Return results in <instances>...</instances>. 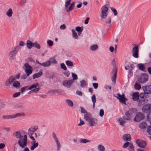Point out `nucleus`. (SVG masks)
<instances>
[{"instance_id": "38", "label": "nucleus", "mask_w": 151, "mask_h": 151, "mask_svg": "<svg viewBox=\"0 0 151 151\" xmlns=\"http://www.w3.org/2000/svg\"><path fill=\"white\" fill-rule=\"evenodd\" d=\"M107 16V13L106 12H101V17L102 18H105Z\"/></svg>"}, {"instance_id": "54", "label": "nucleus", "mask_w": 151, "mask_h": 151, "mask_svg": "<svg viewBox=\"0 0 151 151\" xmlns=\"http://www.w3.org/2000/svg\"><path fill=\"white\" fill-rule=\"evenodd\" d=\"M104 114V111L103 109H101L100 111L99 115L101 116H102Z\"/></svg>"}, {"instance_id": "62", "label": "nucleus", "mask_w": 151, "mask_h": 151, "mask_svg": "<svg viewBox=\"0 0 151 151\" xmlns=\"http://www.w3.org/2000/svg\"><path fill=\"white\" fill-rule=\"evenodd\" d=\"M52 136L55 139L56 142H57L58 140V139L56 137V134L55 133H53L52 134Z\"/></svg>"}, {"instance_id": "17", "label": "nucleus", "mask_w": 151, "mask_h": 151, "mask_svg": "<svg viewBox=\"0 0 151 151\" xmlns=\"http://www.w3.org/2000/svg\"><path fill=\"white\" fill-rule=\"evenodd\" d=\"M24 114L23 113H18L16 115H12V116L10 117L5 116H3L4 118H14L17 117H18L19 116H24Z\"/></svg>"}, {"instance_id": "6", "label": "nucleus", "mask_w": 151, "mask_h": 151, "mask_svg": "<svg viewBox=\"0 0 151 151\" xmlns=\"http://www.w3.org/2000/svg\"><path fill=\"white\" fill-rule=\"evenodd\" d=\"M117 98L119 99L120 101L123 104H126V101L127 99L124 97V94L123 93L122 95H121L119 93H118L117 94Z\"/></svg>"}, {"instance_id": "36", "label": "nucleus", "mask_w": 151, "mask_h": 151, "mask_svg": "<svg viewBox=\"0 0 151 151\" xmlns=\"http://www.w3.org/2000/svg\"><path fill=\"white\" fill-rule=\"evenodd\" d=\"M74 6V3L73 2L70 5V6L69 8L68 9H67V11L68 12H69L72 9Z\"/></svg>"}, {"instance_id": "30", "label": "nucleus", "mask_w": 151, "mask_h": 151, "mask_svg": "<svg viewBox=\"0 0 151 151\" xmlns=\"http://www.w3.org/2000/svg\"><path fill=\"white\" fill-rule=\"evenodd\" d=\"M101 10V12L106 13L108 10V8L106 6H104L102 7Z\"/></svg>"}, {"instance_id": "34", "label": "nucleus", "mask_w": 151, "mask_h": 151, "mask_svg": "<svg viewBox=\"0 0 151 151\" xmlns=\"http://www.w3.org/2000/svg\"><path fill=\"white\" fill-rule=\"evenodd\" d=\"M76 30L78 32V35L81 33L83 30L81 29V27H77L76 28Z\"/></svg>"}, {"instance_id": "51", "label": "nucleus", "mask_w": 151, "mask_h": 151, "mask_svg": "<svg viewBox=\"0 0 151 151\" xmlns=\"http://www.w3.org/2000/svg\"><path fill=\"white\" fill-rule=\"evenodd\" d=\"M72 76L74 80H76L78 78L77 75L73 73H72Z\"/></svg>"}, {"instance_id": "10", "label": "nucleus", "mask_w": 151, "mask_h": 151, "mask_svg": "<svg viewBox=\"0 0 151 151\" xmlns=\"http://www.w3.org/2000/svg\"><path fill=\"white\" fill-rule=\"evenodd\" d=\"M136 143L139 147L142 148L145 147L146 145V143L145 141L139 139L136 140Z\"/></svg>"}, {"instance_id": "18", "label": "nucleus", "mask_w": 151, "mask_h": 151, "mask_svg": "<svg viewBox=\"0 0 151 151\" xmlns=\"http://www.w3.org/2000/svg\"><path fill=\"white\" fill-rule=\"evenodd\" d=\"M15 77L13 76H11L8 80V81L6 82V86H8L9 84H11L13 83L15 80Z\"/></svg>"}, {"instance_id": "27", "label": "nucleus", "mask_w": 151, "mask_h": 151, "mask_svg": "<svg viewBox=\"0 0 151 151\" xmlns=\"http://www.w3.org/2000/svg\"><path fill=\"white\" fill-rule=\"evenodd\" d=\"M137 67L140 70L144 71L145 70V67L143 64H138L137 65Z\"/></svg>"}, {"instance_id": "60", "label": "nucleus", "mask_w": 151, "mask_h": 151, "mask_svg": "<svg viewBox=\"0 0 151 151\" xmlns=\"http://www.w3.org/2000/svg\"><path fill=\"white\" fill-rule=\"evenodd\" d=\"M98 84L97 83H93V86L95 89H96L98 87Z\"/></svg>"}, {"instance_id": "31", "label": "nucleus", "mask_w": 151, "mask_h": 151, "mask_svg": "<svg viewBox=\"0 0 151 151\" xmlns=\"http://www.w3.org/2000/svg\"><path fill=\"white\" fill-rule=\"evenodd\" d=\"M6 15L9 17L12 16V11L11 9H9L6 12Z\"/></svg>"}, {"instance_id": "42", "label": "nucleus", "mask_w": 151, "mask_h": 151, "mask_svg": "<svg viewBox=\"0 0 151 151\" xmlns=\"http://www.w3.org/2000/svg\"><path fill=\"white\" fill-rule=\"evenodd\" d=\"M37 127H30L29 129L34 132H35L37 129Z\"/></svg>"}, {"instance_id": "15", "label": "nucleus", "mask_w": 151, "mask_h": 151, "mask_svg": "<svg viewBox=\"0 0 151 151\" xmlns=\"http://www.w3.org/2000/svg\"><path fill=\"white\" fill-rule=\"evenodd\" d=\"M139 98V93L138 92L134 93L132 95V99L134 101H138Z\"/></svg>"}, {"instance_id": "22", "label": "nucleus", "mask_w": 151, "mask_h": 151, "mask_svg": "<svg viewBox=\"0 0 151 151\" xmlns=\"http://www.w3.org/2000/svg\"><path fill=\"white\" fill-rule=\"evenodd\" d=\"M42 74V71H40L39 73H36L33 76V78L34 79L38 78L41 76Z\"/></svg>"}, {"instance_id": "29", "label": "nucleus", "mask_w": 151, "mask_h": 151, "mask_svg": "<svg viewBox=\"0 0 151 151\" xmlns=\"http://www.w3.org/2000/svg\"><path fill=\"white\" fill-rule=\"evenodd\" d=\"M134 87L135 89L137 90H139L141 89V86L140 84L136 82L134 85Z\"/></svg>"}, {"instance_id": "44", "label": "nucleus", "mask_w": 151, "mask_h": 151, "mask_svg": "<svg viewBox=\"0 0 151 151\" xmlns=\"http://www.w3.org/2000/svg\"><path fill=\"white\" fill-rule=\"evenodd\" d=\"M15 136L17 138H20V137H22L20 133L19 132H16L15 134Z\"/></svg>"}, {"instance_id": "2", "label": "nucleus", "mask_w": 151, "mask_h": 151, "mask_svg": "<svg viewBox=\"0 0 151 151\" xmlns=\"http://www.w3.org/2000/svg\"><path fill=\"white\" fill-rule=\"evenodd\" d=\"M148 80V76L145 74H142L138 78V81L141 83H145Z\"/></svg>"}, {"instance_id": "48", "label": "nucleus", "mask_w": 151, "mask_h": 151, "mask_svg": "<svg viewBox=\"0 0 151 151\" xmlns=\"http://www.w3.org/2000/svg\"><path fill=\"white\" fill-rule=\"evenodd\" d=\"M80 141L81 142H83L84 143H86L87 142H90V141L89 140H87L86 139H82Z\"/></svg>"}, {"instance_id": "24", "label": "nucleus", "mask_w": 151, "mask_h": 151, "mask_svg": "<svg viewBox=\"0 0 151 151\" xmlns=\"http://www.w3.org/2000/svg\"><path fill=\"white\" fill-rule=\"evenodd\" d=\"M124 118H125V117L124 116L123 118H119L118 119V121L119 122L120 124L122 126L123 125V124L124 122H126L125 120H126V119H124Z\"/></svg>"}, {"instance_id": "43", "label": "nucleus", "mask_w": 151, "mask_h": 151, "mask_svg": "<svg viewBox=\"0 0 151 151\" xmlns=\"http://www.w3.org/2000/svg\"><path fill=\"white\" fill-rule=\"evenodd\" d=\"M91 99L92 100V102L93 103H95L96 101V99L95 96V95L94 94L93 95Z\"/></svg>"}, {"instance_id": "21", "label": "nucleus", "mask_w": 151, "mask_h": 151, "mask_svg": "<svg viewBox=\"0 0 151 151\" xmlns=\"http://www.w3.org/2000/svg\"><path fill=\"white\" fill-rule=\"evenodd\" d=\"M147 126V124L145 122H142L139 124V127L142 129H145Z\"/></svg>"}, {"instance_id": "35", "label": "nucleus", "mask_w": 151, "mask_h": 151, "mask_svg": "<svg viewBox=\"0 0 151 151\" xmlns=\"http://www.w3.org/2000/svg\"><path fill=\"white\" fill-rule=\"evenodd\" d=\"M98 48V46L97 45H92L90 47V49L92 50H96Z\"/></svg>"}, {"instance_id": "49", "label": "nucleus", "mask_w": 151, "mask_h": 151, "mask_svg": "<svg viewBox=\"0 0 151 151\" xmlns=\"http://www.w3.org/2000/svg\"><path fill=\"white\" fill-rule=\"evenodd\" d=\"M71 0H68L65 2V6L67 7L70 4Z\"/></svg>"}, {"instance_id": "13", "label": "nucleus", "mask_w": 151, "mask_h": 151, "mask_svg": "<svg viewBox=\"0 0 151 151\" xmlns=\"http://www.w3.org/2000/svg\"><path fill=\"white\" fill-rule=\"evenodd\" d=\"M36 63L39 64V65L45 67H49L51 65V62L49 61L48 60L45 62L43 63H41L39 62L38 61H36Z\"/></svg>"}, {"instance_id": "33", "label": "nucleus", "mask_w": 151, "mask_h": 151, "mask_svg": "<svg viewBox=\"0 0 151 151\" xmlns=\"http://www.w3.org/2000/svg\"><path fill=\"white\" fill-rule=\"evenodd\" d=\"M147 119L151 124V113H149L147 116Z\"/></svg>"}, {"instance_id": "3", "label": "nucleus", "mask_w": 151, "mask_h": 151, "mask_svg": "<svg viewBox=\"0 0 151 151\" xmlns=\"http://www.w3.org/2000/svg\"><path fill=\"white\" fill-rule=\"evenodd\" d=\"M25 67V71L27 76L31 74L32 72V68L31 66L29 65L27 63H26L24 65Z\"/></svg>"}, {"instance_id": "58", "label": "nucleus", "mask_w": 151, "mask_h": 151, "mask_svg": "<svg viewBox=\"0 0 151 151\" xmlns=\"http://www.w3.org/2000/svg\"><path fill=\"white\" fill-rule=\"evenodd\" d=\"M111 10L113 12L115 15H116L117 14V12L116 10L114 8H111Z\"/></svg>"}, {"instance_id": "14", "label": "nucleus", "mask_w": 151, "mask_h": 151, "mask_svg": "<svg viewBox=\"0 0 151 151\" xmlns=\"http://www.w3.org/2000/svg\"><path fill=\"white\" fill-rule=\"evenodd\" d=\"M133 109H131L129 111H126L125 113V118H124V119H126V120H129L130 118V115L131 113L133 112Z\"/></svg>"}, {"instance_id": "12", "label": "nucleus", "mask_w": 151, "mask_h": 151, "mask_svg": "<svg viewBox=\"0 0 151 151\" xmlns=\"http://www.w3.org/2000/svg\"><path fill=\"white\" fill-rule=\"evenodd\" d=\"M142 88L145 93L149 94L151 93V86H143Z\"/></svg>"}, {"instance_id": "5", "label": "nucleus", "mask_w": 151, "mask_h": 151, "mask_svg": "<svg viewBox=\"0 0 151 151\" xmlns=\"http://www.w3.org/2000/svg\"><path fill=\"white\" fill-rule=\"evenodd\" d=\"M39 86L38 83H36L35 84L31 85L30 86H25L21 88V91L22 93L24 92L26 90H30L32 89L36 88Z\"/></svg>"}, {"instance_id": "61", "label": "nucleus", "mask_w": 151, "mask_h": 151, "mask_svg": "<svg viewBox=\"0 0 151 151\" xmlns=\"http://www.w3.org/2000/svg\"><path fill=\"white\" fill-rule=\"evenodd\" d=\"M80 123L78 124V125L81 126L84 124V122L81 119H80Z\"/></svg>"}, {"instance_id": "20", "label": "nucleus", "mask_w": 151, "mask_h": 151, "mask_svg": "<svg viewBox=\"0 0 151 151\" xmlns=\"http://www.w3.org/2000/svg\"><path fill=\"white\" fill-rule=\"evenodd\" d=\"M84 119L87 121H88L92 118L91 115L90 113H87L84 114Z\"/></svg>"}, {"instance_id": "19", "label": "nucleus", "mask_w": 151, "mask_h": 151, "mask_svg": "<svg viewBox=\"0 0 151 151\" xmlns=\"http://www.w3.org/2000/svg\"><path fill=\"white\" fill-rule=\"evenodd\" d=\"M123 139L125 141H130L131 140L130 135L129 134H125L123 137Z\"/></svg>"}, {"instance_id": "52", "label": "nucleus", "mask_w": 151, "mask_h": 151, "mask_svg": "<svg viewBox=\"0 0 151 151\" xmlns=\"http://www.w3.org/2000/svg\"><path fill=\"white\" fill-rule=\"evenodd\" d=\"M81 112L82 113H86L87 111L83 108L81 107Z\"/></svg>"}, {"instance_id": "59", "label": "nucleus", "mask_w": 151, "mask_h": 151, "mask_svg": "<svg viewBox=\"0 0 151 151\" xmlns=\"http://www.w3.org/2000/svg\"><path fill=\"white\" fill-rule=\"evenodd\" d=\"M20 94V92H17L14 94L13 96L14 97H16L19 96Z\"/></svg>"}, {"instance_id": "7", "label": "nucleus", "mask_w": 151, "mask_h": 151, "mask_svg": "<svg viewBox=\"0 0 151 151\" xmlns=\"http://www.w3.org/2000/svg\"><path fill=\"white\" fill-rule=\"evenodd\" d=\"M142 111L144 113H148L151 111V104H148L144 106L142 109Z\"/></svg>"}, {"instance_id": "4", "label": "nucleus", "mask_w": 151, "mask_h": 151, "mask_svg": "<svg viewBox=\"0 0 151 151\" xmlns=\"http://www.w3.org/2000/svg\"><path fill=\"white\" fill-rule=\"evenodd\" d=\"M145 116L143 114L141 113H137L134 118V120L136 122H139L144 119Z\"/></svg>"}, {"instance_id": "50", "label": "nucleus", "mask_w": 151, "mask_h": 151, "mask_svg": "<svg viewBox=\"0 0 151 151\" xmlns=\"http://www.w3.org/2000/svg\"><path fill=\"white\" fill-rule=\"evenodd\" d=\"M47 42L50 46H51L53 45V42L51 40H48Z\"/></svg>"}, {"instance_id": "11", "label": "nucleus", "mask_w": 151, "mask_h": 151, "mask_svg": "<svg viewBox=\"0 0 151 151\" xmlns=\"http://www.w3.org/2000/svg\"><path fill=\"white\" fill-rule=\"evenodd\" d=\"M73 82L72 80H65L63 82V84L64 86L68 88H70Z\"/></svg>"}, {"instance_id": "28", "label": "nucleus", "mask_w": 151, "mask_h": 151, "mask_svg": "<svg viewBox=\"0 0 151 151\" xmlns=\"http://www.w3.org/2000/svg\"><path fill=\"white\" fill-rule=\"evenodd\" d=\"M34 43H32L30 41H28L27 42V45L28 48L30 49L32 47H33Z\"/></svg>"}, {"instance_id": "23", "label": "nucleus", "mask_w": 151, "mask_h": 151, "mask_svg": "<svg viewBox=\"0 0 151 151\" xmlns=\"http://www.w3.org/2000/svg\"><path fill=\"white\" fill-rule=\"evenodd\" d=\"M38 144L35 141H34L32 143V146H31L30 149L31 150H33L35 148L38 146Z\"/></svg>"}, {"instance_id": "8", "label": "nucleus", "mask_w": 151, "mask_h": 151, "mask_svg": "<svg viewBox=\"0 0 151 151\" xmlns=\"http://www.w3.org/2000/svg\"><path fill=\"white\" fill-rule=\"evenodd\" d=\"M117 73V69L116 66L113 68V70L111 72V78L112 81L115 83L116 74Z\"/></svg>"}, {"instance_id": "45", "label": "nucleus", "mask_w": 151, "mask_h": 151, "mask_svg": "<svg viewBox=\"0 0 151 151\" xmlns=\"http://www.w3.org/2000/svg\"><path fill=\"white\" fill-rule=\"evenodd\" d=\"M147 131L149 134L151 135V125L147 127Z\"/></svg>"}, {"instance_id": "25", "label": "nucleus", "mask_w": 151, "mask_h": 151, "mask_svg": "<svg viewBox=\"0 0 151 151\" xmlns=\"http://www.w3.org/2000/svg\"><path fill=\"white\" fill-rule=\"evenodd\" d=\"M13 85L15 88H18L20 87V83L19 81H16L13 83Z\"/></svg>"}, {"instance_id": "9", "label": "nucleus", "mask_w": 151, "mask_h": 151, "mask_svg": "<svg viewBox=\"0 0 151 151\" xmlns=\"http://www.w3.org/2000/svg\"><path fill=\"white\" fill-rule=\"evenodd\" d=\"M132 56L135 58L138 57V46H135L132 50Z\"/></svg>"}, {"instance_id": "46", "label": "nucleus", "mask_w": 151, "mask_h": 151, "mask_svg": "<svg viewBox=\"0 0 151 151\" xmlns=\"http://www.w3.org/2000/svg\"><path fill=\"white\" fill-rule=\"evenodd\" d=\"M129 147L130 150L132 151L134 150V146L133 144L132 143H130V144H129Z\"/></svg>"}, {"instance_id": "1", "label": "nucleus", "mask_w": 151, "mask_h": 151, "mask_svg": "<svg viewBox=\"0 0 151 151\" xmlns=\"http://www.w3.org/2000/svg\"><path fill=\"white\" fill-rule=\"evenodd\" d=\"M27 135H25L24 137L22 136L20 137L18 143L19 145L22 148L25 147L27 145Z\"/></svg>"}, {"instance_id": "41", "label": "nucleus", "mask_w": 151, "mask_h": 151, "mask_svg": "<svg viewBox=\"0 0 151 151\" xmlns=\"http://www.w3.org/2000/svg\"><path fill=\"white\" fill-rule=\"evenodd\" d=\"M86 86V83L84 81H82L81 82V86L82 87H84Z\"/></svg>"}, {"instance_id": "56", "label": "nucleus", "mask_w": 151, "mask_h": 151, "mask_svg": "<svg viewBox=\"0 0 151 151\" xmlns=\"http://www.w3.org/2000/svg\"><path fill=\"white\" fill-rule=\"evenodd\" d=\"M61 67L64 70H66L67 69V68L64 63L61 64Z\"/></svg>"}, {"instance_id": "37", "label": "nucleus", "mask_w": 151, "mask_h": 151, "mask_svg": "<svg viewBox=\"0 0 151 151\" xmlns=\"http://www.w3.org/2000/svg\"><path fill=\"white\" fill-rule=\"evenodd\" d=\"M66 102L68 105L71 107H72L73 105V102L70 100L67 99L66 100Z\"/></svg>"}, {"instance_id": "39", "label": "nucleus", "mask_w": 151, "mask_h": 151, "mask_svg": "<svg viewBox=\"0 0 151 151\" xmlns=\"http://www.w3.org/2000/svg\"><path fill=\"white\" fill-rule=\"evenodd\" d=\"M66 64L69 66H72L73 65V63L69 60H67L66 62Z\"/></svg>"}, {"instance_id": "47", "label": "nucleus", "mask_w": 151, "mask_h": 151, "mask_svg": "<svg viewBox=\"0 0 151 151\" xmlns=\"http://www.w3.org/2000/svg\"><path fill=\"white\" fill-rule=\"evenodd\" d=\"M40 89V88H36L35 89H33V90H32L31 91H30L28 92V93H30L31 92H37Z\"/></svg>"}, {"instance_id": "40", "label": "nucleus", "mask_w": 151, "mask_h": 151, "mask_svg": "<svg viewBox=\"0 0 151 151\" xmlns=\"http://www.w3.org/2000/svg\"><path fill=\"white\" fill-rule=\"evenodd\" d=\"M99 150L100 151H104L105 148L104 147L101 145H99L98 147Z\"/></svg>"}, {"instance_id": "32", "label": "nucleus", "mask_w": 151, "mask_h": 151, "mask_svg": "<svg viewBox=\"0 0 151 151\" xmlns=\"http://www.w3.org/2000/svg\"><path fill=\"white\" fill-rule=\"evenodd\" d=\"M73 36L75 39H77L78 38V36L77 33L75 32L74 29H72Z\"/></svg>"}, {"instance_id": "64", "label": "nucleus", "mask_w": 151, "mask_h": 151, "mask_svg": "<svg viewBox=\"0 0 151 151\" xmlns=\"http://www.w3.org/2000/svg\"><path fill=\"white\" fill-rule=\"evenodd\" d=\"M64 74L67 77H68L70 75V73L69 71L65 72Z\"/></svg>"}, {"instance_id": "55", "label": "nucleus", "mask_w": 151, "mask_h": 151, "mask_svg": "<svg viewBox=\"0 0 151 151\" xmlns=\"http://www.w3.org/2000/svg\"><path fill=\"white\" fill-rule=\"evenodd\" d=\"M145 96V93H142L139 94V97L142 99H144Z\"/></svg>"}, {"instance_id": "53", "label": "nucleus", "mask_w": 151, "mask_h": 151, "mask_svg": "<svg viewBox=\"0 0 151 151\" xmlns=\"http://www.w3.org/2000/svg\"><path fill=\"white\" fill-rule=\"evenodd\" d=\"M130 143L129 142H126L123 146V147L124 148H126L128 146H129V144H130Z\"/></svg>"}, {"instance_id": "26", "label": "nucleus", "mask_w": 151, "mask_h": 151, "mask_svg": "<svg viewBox=\"0 0 151 151\" xmlns=\"http://www.w3.org/2000/svg\"><path fill=\"white\" fill-rule=\"evenodd\" d=\"M146 103V100H139L138 101V105L139 106H141L144 104Z\"/></svg>"}, {"instance_id": "57", "label": "nucleus", "mask_w": 151, "mask_h": 151, "mask_svg": "<svg viewBox=\"0 0 151 151\" xmlns=\"http://www.w3.org/2000/svg\"><path fill=\"white\" fill-rule=\"evenodd\" d=\"M34 45L33 47H35L37 48L40 49V45L37 43H34Z\"/></svg>"}, {"instance_id": "16", "label": "nucleus", "mask_w": 151, "mask_h": 151, "mask_svg": "<svg viewBox=\"0 0 151 151\" xmlns=\"http://www.w3.org/2000/svg\"><path fill=\"white\" fill-rule=\"evenodd\" d=\"M97 119H93L91 118L89 121L88 122V123L89 125L91 126H94L95 124H96L97 123Z\"/></svg>"}, {"instance_id": "63", "label": "nucleus", "mask_w": 151, "mask_h": 151, "mask_svg": "<svg viewBox=\"0 0 151 151\" xmlns=\"http://www.w3.org/2000/svg\"><path fill=\"white\" fill-rule=\"evenodd\" d=\"M34 132L33 131H32L31 130L29 129L28 134L29 135H33L34 134Z\"/></svg>"}]
</instances>
